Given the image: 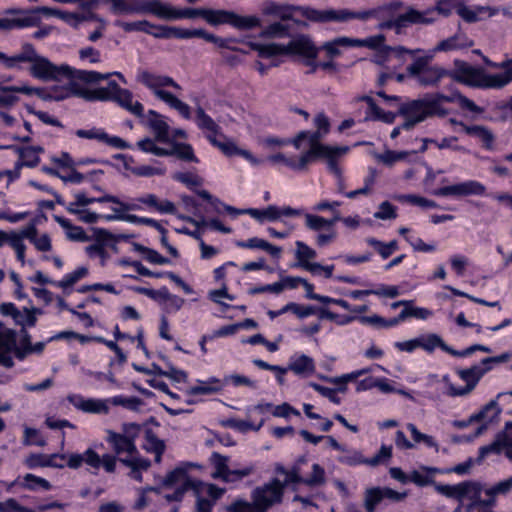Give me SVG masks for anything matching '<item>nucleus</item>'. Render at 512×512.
<instances>
[{
	"label": "nucleus",
	"mask_w": 512,
	"mask_h": 512,
	"mask_svg": "<svg viewBox=\"0 0 512 512\" xmlns=\"http://www.w3.org/2000/svg\"><path fill=\"white\" fill-rule=\"evenodd\" d=\"M454 68L448 70V77L453 81L472 88L501 89L512 82V71L489 74L482 67L472 66L466 61L455 59Z\"/></svg>",
	"instance_id": "f257e3e1"
},
{
	"label": "nucleus",
	"mask_w": 512,
	"mask_h": 512,
	"mask_svg": "<svg viewBox=\"0 0 512 512\" xmlns=\"http://www.w3.org/2000/svg\"><path fill=\"white\" fill-rule=\"evenodd\" d=\"M453 99L443 93L427 94L424 98L401 103L398 115L404 118V130H412L417 124L428 118L445 117L448 110L442 106L443 102L450 103Z\"/></svg>",
	"instance_id": "f03ea898"
},
{
	"label": "nucleus",
	"mask_w": 512,
	"mask_h": 512,
	"mask_svg": "<svg viewBox=\"0 0 512 512\" xmlns=\"http://www.w3.org/2000/svg\"><path fill=\"white\" fill-rule=\"evenodd\" d=\"M69 93L63 96H57L56 100H63L70 96L83 98L86 101H114L117 102L122 108H129L133 100V94L128 89L121 88L114 80L108 82L107 87H99L89 89L83 85L71 82L68 87Z\"/></svg>",
	"instance_id": "7ed1b4c3"
},
{
	"label": "nucleus",
	"mask_w": 512,
	"mask_h": 512,
	"mask_svg": "<svg viewBox=\"0 0 512 512\" xmlns=\"http://www.w3.org/2000/svg\"><path fill=\"white\" fill-rule=\"evenodd\" d=\"M296 11L300 12L304 18L314 23L339 22V13L338 10L335 9L318 10L310 6L282 4L277 2H269L263 8L265 15L277 17L282 21L292 20L299 24V21L293 18V13Z\"/></svg>",
	"instance_id": "20e7f679"
},
{
	"label": "nucleus",
	"mask_w": 512,
	"mask_h": 512,
	"mask_svg": "<svg viewBox=\"0 0 512 512\" xmlns=\"http://www.w3.org/2000/svg\"><path fill=\"white\" fill-rule=\"evenodd\" d=\"M509 354H500L498 356L484 358L480 363L466 369L457 370L460 379L466 382L464 387L449 386V395L464 396L474 390L482 376L490 371L494 365L507 362Z\"/></svg>",
	"instance_id": "39448f33"
},
{
	"label": "nucleus",
	"mask_w": 512,
	"mask_h": 512,
	"mask_svg": "<svg viewBox=\"0 0 512 512\" xmlns=\"http://www.w3.org/2000/svg\"><path fill=\"white\" fill-rule=\"evenodd\" d=\"M395 347L399 350L406 351V352H412L415 349H422L426 352H433L436 349H440L442 352H464V353H472L476 351L481 352H492L490 348L483 346V345H471L469 347H466L462 350H456L450 346H448L443 339L435 334V333H427V334H421L416 338L403 341V342H396Z\"/></svg>",
	"instance_id": "423d86ee"
},
{
	"label": "nucleus",
	"mask_w": 512,
	"mask_h": 512,
	"mask_svg": "<svg viewBox=\"0 0 512 512\" xmlns=\"http://www.w3.org/2000/svg\"><path fill=\"white\" fill-rule=\"evenodd\" d=\"M202 19L213 27L229 25L240 31L253 30L261 27V20L258 16H243L226 9L203 8Z\"/></svg>",
	"instance_id": "0eeeda50"
},
{
	"label": "nucleus",
	"mask_w": 512,
	"mask_h": 512,
	"mask_svg": "<svg viewBox=\"0 0 512 512\" xmlns=\"http://www.w3.org/2000/svg\"><path fill=\"white\" fill-rule=\"evenodd\" d=\"M433 10L419 11L412 6L407 7L404 13L399 14L396 18L381 21L377 28L379 30H394L396 34H401L404 28L412 25H430L433 24L437 17H433Z\"/></svg>",
	"instance_id": "6e6552de"
},
{
	"label": "nucleus",
	"mask_w": 512,
	"mask_h": 512,
	"mask_svg": "<svg viewBox=\"0 0 512 512\" xmlns=\"http://www.w3.org/2000/svg\"><path fill=\"white\" fill-rule=\"evenodd\" d=\"M190 463L182 464L170 471L161 481V486L167 489H174L171 494L165 495V499L171 501H181L184 494L189 490L197 488L196 482L188 475Z\"/></svg>",
	"instance_id": "1a4fd4ad"
},
{
	"label": "nucleus",
	"mask_w": 512,
	"mask_h": 512,
	"mask_svg": "<svg viewBox=\"0 0 512 512\" xmlns=\"http://www.w3.org/2000/svg\"><path fill=\"white\" fill-rule=\"evenodd\" d=\"M429 61L427 56L418 57L406 68L408 75L422 86L436 85L442 78L448 77L447 69L432 66Z\"/></svg>",
	"instance_id": "9d476101"
},
{
	"label": "nucleus",
	"mask_w": 512,
	"mask_h": 512,
	"mask_svg": "<svg viewBox=\"0 0 512 512\" xmlns=\"http://www.w3.org/2000/svg\"><path fill=\"white\" fill-rule=\"evenodd\" d=\"M117 460L119 458L116 455L104 454L100 456L95 450L88 448L82 454H70L66 464L71 469H78L83 463L96 470L103 466L106 472L113 473L116 469Z\"/></svg>",
	"instance_id": "9b49d317"
},
{
	"label": "nucleus",
	"mask_w": 512,
	"mask_h": 512,
	"mask_svg": "<svg viewBox=\"0 0 512 512\" xmlns=\"http://www.w3.org/2000/svg\"><path fill=\"white\" fill-rule=\"evenodd\" d=\"M404 3L400 0L392 1L388 4L373 7L362 11H352L349 9H339V22H347L352 19H358L361 21H367L369 19H376L385 21V17L394 11L403 8Z\"/></svg>",
	"instance_id": "f8f14e48"
},
{
	"label": "nucleus",
	"mask_w": 512,
	"mask_h": 512,
	"mask_svg": "<svg viewBox=\"0 0 512 512\" xmlns=\"http://www.w3.org/2000/svg\"><path fill=\"white\" fill-rule=\"evenodd\" d=\"M209 461L215 469L212 473V477L214 479H221L225 482L240 481L255 471L254 465H249L242 469H230L228 466L229 457L218 452H213Z\"/></svg>",
	"instance_id": "ddd939ff"
},
{
	"label": "nucleus",
	"mask_w": 512,
	"mask_h": 512,
	"mask_svg": "<svg viewBox=\"0 0 512 512\" xmlns=\"http://www.w3.org/2000/svg\"><path fill=\"white\" fill-rule=\"evenodd\" d=\"M285 484L278 479L255 488L252 492V500L260 512H266L275 504L281 503L284 494Z\"/></svg>",
	"instance_id": "4468645a"
},
{
	"label": "nucleus",
	"mask_w": 512,
	"mask_h": 512,
	"mask_svg": "<svg viewBox=\"0 0 512 512\" xmlns=\"http://www.w3.org/2000/svg\"><path fill=\"white\" fill-rule=\"evenodd\" d=\"M51 12L52 10L47 7H37L32 9L9 8L5 13L16 15L17 17L6 18V30L39 26L42 21L41 14H49Z\"/></svg>",
	"instance_id": "2eb2a0df"
},
{
	"label": "nucleus",
	"mask_w": 512,
	"mask_h": 512,
	"mask_svg": "<svg viewBox=\"0 0 512 512\" xmlns=\"http://www.w3.org/2000/svg\"><path fill=\"white\" fill-rule=\"evenodd\" d=\"M67 72H70L69 65L57 66L44 56L36 59L30 67L31 76L43 81H61L65 79Z\"/></svg>",
	"instance_id": "dca6fc26"
},
{
	"label": "nucleus",
	"mask_w": 512,
	"mask_h": 512,
	"mask_svg": "<svg viewBox=\"0 0 512 512\" xmlns=\"http://www.w3.org/2000/svg\"><path fill=\"white\" fill-rule=\"evenodd\" d=\"M203 8H176L169 4H164L159 0H154L153 15L165 20L195 19L202 18Z\"/></svg>",
	"instance_id": "f3484780"
},
{
	"label": "nucleus",
	"mask_w": 512,
	"mask_h": 512,
	"mask_svg": "<svg viewBox=\"0 0 512 512\" xmlns=\"http://www.w3.org/2000/svg\"><path fill=\"white\" fill-rule=\"evenodd\" d=\"M499 413L500 409L498 407V403L495 400H492L486 404L481 411L471 415L468 420L454 421L453 426L462 429L467 427L472 422L484 421V423L476 429L475 433L471 437L475 438L480 436L487 429V424L496 419Z\"/></svg>",
	"instance_id": "a211bd4d"
},
{
	"label": "nucleus",
	"mask_w": 512,
	"mask_h": 512,
	"mask_svg": "<svg viewBox=\"0 0 512 512\" xmlns=\"http://www.w3.org/2000/svg\"><path fill=\"white\" fill-rule=\"evenodd\" d=\"M75 201L70 202L66 207H78V208H85L86 206L93 204V203H112L117 205V209L122 210H138L140 207L136 204H130L127 202L122 201L118 196L104 193L103 195L99 197H89L86 195L85 192H78L74 195Z\"/></svg>",
	"instance_id": "6ab92c4d"
},
{
	"label": "nucleus",
	"mask_w": 512,
	"mask_h": 512,
	"mask_svg": "<svg viewBox=\"0 0 512 512\" xmlns=\"http://www.w3.org/2000/svg\"><path fill=\"white\" fill-rule=\"evenodd\" d=\"M486 193V187L479 181L468 180L461 183L442 186L436 189L433 194L436 196H483Z\"/></svg>",
	"instance_id": "aec40b11"
},
{
	"label": "nucleus",
	"mask_w": 512,
	"mask_h": 512,
	"mask_svg": "<svg viewBox=\"0 0 512 512\" xmlns=\"http://www.w3.org/2000/svg\"><path fill=\"white\" fill-rule=\"evenodd\" d=\"M75 135L82 139L96 140L115 149H133V146L116 135L108 134L104 128L77 129Z\"/></svg>",
	"instance_id": "412c9836"
},
{
	"label": "nucleus",
	"mask_w": 512,
	"mask_h": 512,
	"mask_svg": "<svg viewBox=\"0 0 512 512\" xmlns=\"http://www.w3.org/2000/svg\"><path fill=\"white\" fill-rule=\"evenodd\" d=\"M285 55L300 56L304 59L317 58L318 48L308 35L299 34L284 44Z\"/></svg>",
	"instance_id": "4be33fe9"
},
{
	"label": "nucleus",
	"mask_w": 512,
	"mask_h": 512,
	"mask_svg": "<svg viewBox=\"0 0 512 512\" xmlns=\"http://www.w3.org/2000/svg\"><path fill=\"white\" fill-rule=\"evenodd\" d=\"M106 441L111 445L116 456L120 457L123 453L128 454L126 458L140 456L133 435H124L107 430Z\"/></svg>",
	"instance_id": "5701e85b"
},
{
	"label": "nucleus",
	"mask_w": 512,
	"mask_h": 512,
	"mask_svg": "<svg viewBox=\"0 0 512 512\" xmlns=\"http://www.w3.org/2000/svg\"><path fill=\"white\" fill-rule=\"evenodd\" d=\"M195 29L153 24L149 22L147 34L157 39H191L195 38Z\"/></svg>",
	"instance_id": "b1692460"
},
{
	"label": "nucleus",
	"mask_w": 512,
	"mask_h": 512,
	"mask_svg": "<svg viewBox=\"0 0 512 512\" xmlns=\"http://www.w3.org/2000/svg\"><path fill=\"white\" fill-rule=\"evenodd\" d=\"M449 121L452 125L461 126L468 136L477 138L485 150H492L495 136L487 127L483 125H466L464 122L458 121L455 118H451Z\"/></svg>",
	"instance_id": "393cba45"
},
{
	"label": "nucleus",
	"mask_w": 512,
	"mask_h": 512,
	"mask_svg": "<svg viewBox=\"0 0 512 512\" xmlns=\"http://www.w3.org/2000/svg\"><path fill=\"white\" fill-rule=\"evenodd\" d=\"M113 210V215L105 216L107 222L111 221H125L128 223L136 224V225H146L149 227L155 228L159 233H163L165 231V227L162 226L157 220L153 218L138 216L135 214L126 213L128 210L117 209L115 207L111 208Z\"/></svg>",
	"instance_id": "a878e982"
},
{
	"label": "nucleus",
	"mask_w": 512,
	"mask_h": 512,
	"mask_svg": "<svg viewBox=\"0 0 512 512\" xmlns=\"http://www.w3.org/2000/svg\"><path fill=\"white\" fill-rule=\"evenodd\" d=\"M135 159L132 155L126 156L125 160H123V167L125 170L130 171L133 175L137 177H153V176H164L166 174V167L157 160H153L154 163L158 164V166L151 165H140L134 166Z\"/></svg>",
	"instance_id": "bb28decb"
},
{
	"label": "nucleus",
	"mask_w": 512,
	"mask_h": 512,
	"mask_svg": "<svg viewBox=\"0 0 512 512\" xmlns=\"http://www.w3.org/2000/svg\"><path fill=\"white\" fill-rule=\"evenodd\" d=\"M138 81L149 88L156 95L157 91H164L162 87H172L180 89V85L170 76L156 75L147 70L142 71L138 75Z\"/></svg>",
	"instance_id": "cd10ccee"
},
{
	"label": "nucleus",
	"mask_w": 512,
	"mask_h": 512,
	"mask_svg": "<svg viewBox=\"0 0 512 512\" xmlns=\"http://www.w3.org/2000/svg\"><path fill=\"white\" fill-rule=\"evenodd\" d=\"M195 38H201L207 42L213 43L217 48L226 49L233 52L246 54L247 52L239 47L233 46L234 43H241L242 40L235 37H220L208 32L203 28H196Z\"/></svg>",
	"instance_id": "c85d7f7f"
},
{
	"label": "nucleus",
	"mask_w": 512,
	"mask_h": 512,
	"mask_svg": "<svg viewBox=\"0 0 512 512\" xmlns=\"http://www.w3.org/2000/svg\"><path fill=\"white\" fill-rule=\"evenodd\" d=\"M113 12L115 14H152L154 10V0L137 1L129 3L126 0H113Z\"/></svg>",
	"instance_id": "c756f323"
},
{
	"label": "nucleus",
	"mask_w": 512,
	"mask_h": 512,
	"mask_svg": "<svg viewBox=\"0 0 512 512\" xmlns=\"http://www.w3.org/2000/svg\"><path fill=\"white\" fill-rule=\"evenodd\" d=\"M301 132L305 133V140H307L309 144V149L305 151V153L314 161L322 159L323 155H327L326 153L330 152L331 149L335 147L321 142L324 134L320 133V131L303 130Z\"/></svg>",
	"instance_id": "7c9ffc66"
},
{
	"label": "nucleus",
	"mask_w": 512,
	"mask_h": 512,
	"mask_svg": "<svg viewBox=\"0 0 512 512\" xmlns=\"http://www.w3.org/2000/svg\"><path fill=\"white\" fill-rule=\"evenodd\" d=\"M0 55V62L9 69L16 67L20 62H29L32 64L40 57L31 43L23 44L22 51L19 54L8 56L5 53L0 52Z\"/></svg>",
	"instance_id": "2f4dec72"
},
{
	"label": "nucleus",
	"mask_w": 512,
	"mask_h": 512,
	"mask_svg": "<svg viewBox=\"0 0 512 512\" xmlns=\"http://www.w3.org/2000/svg\"><path fill=\"white\" fill-rule=\"evenodd\" d=\"M240 327L256 328L257 322L253 319L247 318L240 324L224 325V326L220 327L219 329L213 331V333L211 335H204L199 342L201 352H207V349L205 347V344L207 341L213 340L214 338H217V337H226L229 335H233L234 333H236L238 331V329Z\"/></svg>",
	"instance_id": "473e14b6"
},
{
	"label": "nucleus",
	"mask_w": 512,
	"mask_h": 512,
	"mask_svg": "<svg viewBox=\"0 0 512 512\" xmlns=\"http://www.w3.org/2000/svg\"><path fill=\"white\" fill-rule=\"evenodd\" d=\"M295 244L297 248L295 252L297 264H295V266L301 267L309 272L314 271L316 268L320 267V263L309 262L310 259H314L317 256V253L314 249L302 241H296Z\"/></svg>",
	"instance_id": "72a5a7b5"
},
{
	"label": "nucleus",
	"mask_w": 512,
	"mask_h": 512,
	"mask_svg": "<svg viewBox=\"0 0 512 512\" xmlns=\"http://www.w3.org/2000/svg\"><path fill=\"white\" fill-rule=\"evenodd\" d=\"M65 78L70 79L71 81L68 83V86L66 87L64 92L54 96L55 99L57 96H63L69 93V84L71 82H75V80L81 81L86 84H94L98 83L102 79L107 78V75H103L97 71H87L70 67V72H67V76H65ZM76 83L78 82L76 81Z\"/></svg>",
	"instance_id": "f704fd0d"
},
{
	"label": "nucleus",
	"mask_w": 512,
	"mask_h": 512,
	"mask_svg": "<svg viewBox=\"0 0 512 512\" xmlns=\"http://www.w3.org/2000/svg\"><path fill=\"white\" fill-rule=\"evenodd\" d=\"M224 387V382L216 377H210L207 380H197V385L186 390L187 395H213L220 392Z\"/></svg>",
	"instance_id": "c9c22d12"
},
{
	"label": "nucleus",
	"mask_w": 512,
	"mask_h": 512,
	"mask_svg": "<svg viewBox=\"0 0 512 512\" xmlns=\"http://www.w3.org/2000/svg\"><path fill=\"white\" fill-rule=\"evenodd\" d=\"M148 125L155 134V140L158 142L168 143L169 125L162 119V116L155 110H149Z\"/></svg>",
	"instance_id": "e433bc0d"
},
{
	"label": "nucleus",
	"mask_w": 512,
	"mask_h": 512,
	"mask_svg": "<svg viewBox=\"0 0 512 512\" xmlns=\"http://www.w3.org/2000/svg\"><path fill=\"white\" fill-rule=\"evenodd\" d=\"M473 41L464 35L455 34L440 41L435 47V51L447 52L452 50L464 49L473 46Z\"/></svg>",
	"instance_id": "4c0bfd02"
},
{
	"label": "nucleus",
	"mask_w": 512,
	"mask_h": 512,
	"mask_svg": "<svg viewBox=\"0 0 512 512\" xmlns=\"http://www.w3.org/2000/svg\"><path fill=\"white\" fill-rule=\"evenodd\" d=\"M195 123L199 129L207 131V135H214L216 137L221 134L220 126L201 106H198L196 109Z\"/></svg>",
	"instance_id": "58836bf2"
},
{
	"label": "nucleus",
	"mask_w": 512,
	"mask_h": 512,
	"mask_svg": "<svg viewBox=\"0 0 512 512\" xmlns=\"http://www.w3.org/2000/svg\"><path fill=\"white\" fill-rule=\"evenodd\" d=\"M349 151L348 146H335L327 155H323L322 159L327 160V168L336 178L343 175L342 170L338 164V159Z\"/></svg>",
	"instance_id": "ea45409f"
},
{
	"label": "nucleus",
	"mask_w": 512,
	"mask_h": 512,
	"mask_svg": "<svg viewBox=\"0 0 512 512\" xmlns=\"http://www.w3.org/2000/svg\"><path fill=\"white\" fill-rule=\"evenodd\" d=\"M25 149L17 161V169L35 168L40 163L39 154L44 152L42 146H25Z\"/></svg>",
	"instance_id": "a19ab883"
},
{
	"label": "nucleus",
	"mask_w": 512,
	"mask_h": 512,
	"mask_svg": "<svg viewBox=\"0 0 512 512\" xmlns=\"http://www.w3.org/2000/svg\"><path fill=\"white\" fill-rule=\"evenodd\" d=\"M250 49L256 51L260 58H272L275 56L285 55L284 44L279 43H257L249 42Z\"/></svg>",
	"instance_id": "79ce46f5"
},
{
	"label": "nucleus",
	"mask_w": 512,
	"mask_h": 512,
	"mask_svg": "<svg viewBox=\"0 0 512 512\" xmlns=\"http://www.w3.org/2000/svg\"><path fill=\"white\" fill-rule=\"evenodd\" d=\"M119 461L131 469L130 476L137 481H142L141 470H147L151 463L150 460L141 456H133L131 458H119Z\"/></svg>",
	"instance_id": "37998d69"
},
{
	"label": "nucleus",
	"mask_w": 512,
	"mask_h": 512,
	"mask_svg": "<svg viewBox=\"0 0 512 512\" xmlns=\"http://www.w3.org/2000/svg\"><path fill=\"white\" fill-rule=\"evenodd\" d=\"M169 143H171L172 156H176L182 161L199 163V159L195 155L191 144L174 140H170Z\"/></svg>",
	"instance_id": "c03bdc74"
},
{
	"label": "nucleus",
	"mask_w": 512,
	"mask_h": 512,
	"mask_svg": "<svg viewBox=\"0 0 512 512\" xmlns=\"http://www.w3.org/2000/svg\"><path fill=\"white\" fill-rule=\"evenodd\" d=\"M156 96L162 101L166 102L170 107L176 109L185 119H189L191 117L189 105L181 101L171 92L157 91Z\"/></svg>",
	"instance_id": "a18cd8bd"
},
{
	"label": "nucleus",
	"mask_w": 512,
	"mask_h": 512,
	"mask_svg": "<svg viewBox=\"0 0 512 512\" xmlns=\"http://www.w3.org/2000/svg\"><path fill=\"white\" fill-rule=\"evenodd\" d=\"M133 250L143 255L144 259L154 265H167L171 264V260L163 255H161L158 251L146 247L140 243L134 242L132 244Z\"/></svg>",
	"instance_id": "49530a36"
},
{
	"label": "nucleus",
	"mask_w": 512,
	"mask_h": 512,
	"mask_svg": "<svg viewBox=\"0 0 512 512\" xmlns=\"http://www.w3.org/2000/svg\"><path fill=\"white\" fill-rule=\"evenodd\" d=\"M288 369L296 375L307 377L313 374L315 370L314 361L307 355L302 354L289 364Z\"/></svg>",
	"instance_id": "de8ad7c7"
},
{
	"label": "nucleus",
	"mask_w": 512,
	"mask_h": 512,
	"mask_svg": "<svg viewBox=\"0 0 512 512\" xmlns=\"http://www.w3.org/2000/svg\"><path fill=\"white\" fill-rule=\"evenodd\" d=\"M0 352H21L17 347V335L12 329L3 327L0 322Z\"/></svg>",
	"instance_id": "09e8293b"
},
{
	"label": "nucleus",
	"mask_w": 512,
	"mask_h": 512,
	"mask_svg": "<svg viewBox=\"0 0 512 512\" xmlns=\"http://www.w3.org/2000/svg\"><path fill=\"white\" fill-rule=\"evenodd\" d=\"M54 220L63 228L67 229V236L70 240L84 242L88 240V236L84 229L80 226L73 225L69 219L54 215Z\"/></svg>",
	"instance_id": "8fccbe9b"
},
{
	"label": "nucleus",
	"mask_w": 512,
	"mask_h": 512,
	"mask_svg": "<svg viewBox=\"0 0 512 512\" xmlns=\"http://www.w3.org/2000/svg\"><path fill=\"white\" fill-rule=\"evenodd\" d=\"M306 226L310 230L319 231L325 227H331L336 221L340 220L339 213L336 211L333 219H325L319 215L305 214Z\"/></svg>",
	"instance_id": "3c124183"
},
{
	"label": "nucleus",
	"mask_w": 512,
	"mask_h": 512,
	"mask_svg": "<svg viewBox=\"0 0 512 512\" xmlns=\"http://www.w3.org/2000/svg\"><path fill=\"white\" fill-rule=\"evenodd\" d=\"M251 217L259 223L278 221L280 219L279 207L269 205L263 209L252 208Z\"/></svg>",
	"instance_id": "603ef678"
},
{
	"label": "nucleus",
	"mask_w": 512,
	"mask_h": 512,
	"mask_svg": "<svg viewBox=\"0 0 512 512\" xmlns=\"http://www.w3.org/2000/svg\"><path fill=\"white\" fill-rule=\"evenodd\" d=\"M66 210L69 214L77 216L78 220L84 222L86 224H95L99 219H103L106 221L105 216L109 214H98L90 211L87 208H78V207H66Z\"/></svg>",
	"instance_id": "864d4df0"
},
{
	"label": "nucleus",
	"mask_w": 512,
	"mask_h": 512,
	"mask_svg": "<svg viewBox=\"0 0 512 512\" xmlns=\"http://www.w3.org/2000/svg\"><path fill=\"white\" fill-rule=\"evenodd\" d=\"M386 38L383 34H378L374 36L367 37L365 39H359V41H356L358 44V47H366L372 50L382 51V52H389L392 50V48L385 44Z\"/></svg>",
	"instance_id": "5fc2aeb1"
},
{
	"label": "nucleus",
	"mask_w": 512,
	"mask_h": 512,
	"mask_svg": "<svg viewBox=\"0 0 512 512\" xmlns=\"http://www.w3.org/2000/svg\"><path fill=\"white\" fill-rule=\"evenodd\" d=\"M88 275V269L84 266L78 267L71 273H67L60 281H56V287H60L64 290L72 287L80 279Z\"/></svg>",
	"instance_id": "6e6d98bb"
},
{
	"label": "nucleus",
	"mask_w": 512,
	"mask_h": 512,
	"mask_svg": "<svg viewBox=\"0 0 512 512\" xmlns=\"http://www.w3.org/2000/svg\"><path fill=\"white\" fill-rule=\"evenodd\" d=\"M382 489L380 487L369 488L364 494V507L367 512H374L376 506L383 500Z\"/></svg>",
	"instance_id": "4d7b16f0"
},
{
	"label": "nucleus",
	"mask_w": 512,
	"mask_h": 512,
	"mask_svg": "<svg viewBox=\"0 0 512 512\" xmlns=\"http://www.w3.org/2000/svg\"><path fill=\"white\" fill-rule=\"evenodd\" d=\"M289 32L290 27L287 24L274 22L261 32V36L264 38H283L289 36Z\"/></svg>",
	"instance_id": "13d9d810"
},
{
	"label": "nucleus",
	"mask_w": 512,
	"mask_h": 512,
	"mask_svg": "<svg viewBox=\"0 0 512 512\" xmlns=\"http://www.w3.org/2000/svg\"><path fill=\"white\" fill-rule=\"evenodd\" d=\"M143 448L149 453H155L164 452L166 446L163 440L159 439L151 429H148L145 432Z\"/></svg>",
	"instance_id": "bf43d9fd"
},
{
	"label": "nucleus",
	"mask_w": 512,
	"mask_h": 512,
	"mask_svg": "<svg viewBox=\"0 0 512 512\" xmlns=\"http://www.w3.org/2000/svg\"><path fill=\"white\" fill-rule=\"evenodd\" d=\"M361 322L371 324L376 328H390L399 323V317L387 319L379 315L363 316L361 317Z\"/></svg>",
	"instance_id": "052dcab7"
},
{
	"label": "nucleus",
	"mask_w": 512,
	"mask_h": 512,
	"mask_svg": "<svg viewBox=\"0 0 512 512\" xmlns=\"http://www.w3.org/2000/svg\"><path fill=\"white\" fill-rule=\"evenodd\" d=\"M458 4L460 2L457 0H438L435 7H430L428 10H433V17H436L437 14L448 17L454 10L457 11Z\"/></svg>",
	"instance_id": "680f3d73"
},
{
	"label": "nucleus",
	"mask_w": 512,
	"mask_h": 512,
	"mask_svg": "<svg viewBox=\"0 0 512 512\" xmlns=\"http://www.w3.org/2000/svg\"><path fill=\"white\" fill-rule=\"evenodd\" d=\"M479 485L480 483L470 480L455 484L454 499L462 503Z\"/></svg>",
	"instance_id": "e2e57ef3"
},
{
	"label": "nucleus",
	"mask_w": 512,
	"mask_h": 512,
	"mask_svg": "<svg viewBox=\"0 0 512 512\" xmlns=\"http://www.w3.org/2000/svg\"><path fill=\"white\" fill-rule=\"evenodd\" d=\"M315 162L310 156L303 152L298 158L296 156L288 157L285 166L293 171H305L310 163Z\"/></svg>",
	"instance_id": "0e129e2a"
},
{
	"label": "nucleus",
	"mask_w": 512,
	"mask_h": 512,
	"mask_svg": "<svg viewBox=\"0 0 512 512\" xmlns=\"http://www.w3.org/2000/svg\"><path fill=\"white\" fill-rule=\"evenodd\" d=\"M172 179L184 184L187 188L193 191L195 190V187L202 184L201 179L196 174L191 172H175L172 175Z\"/></svg>",
	"instance_id": "69168bd1"
},
{
	"label": "nucleus",
	"mask_w": 512,
	"mask_h": 512,
	"mask_svg": "<svg viewBox=\"0 0 512 512\" xmlns=\"http://www.w3.org/2000/svg\"><path fill=\"white\" fill-rule=\"evenodd\" d=\"M115 406H122L132 411H138L143 405V401L138 397L115 396L111 399Z\"/></svg>",
	"instance_id": "338daca9"
},
{
	"label": "nucleus",
	"mask_w": 512,
	"mask_h": 512,
	"mask_svg": "<svg viewBox=\"0 0 512 512\" xmlns=\"http://www.w3.org/2000/svg\"><path fill=\"white\" fill-rule=\"evenodd\" d=\"M343 454L338 457V461L340 463L355 466L364 463V457L362 454L354 449H347L344 447V451H341Z\"/></svg>",
	"instance_id": "774afa93"
}]
</instances>
